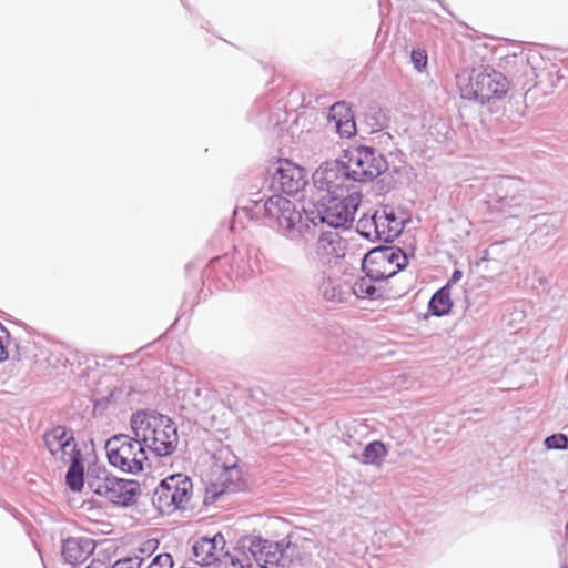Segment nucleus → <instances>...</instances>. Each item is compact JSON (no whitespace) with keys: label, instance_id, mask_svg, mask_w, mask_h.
I'll list each match as a JSON object with an SVG mask.
<instances>
[{"label":"nucleus","instance_id":"a19ab883","mask_svg":"<svg viewBox=\"0 0 568 568\" xmlns=\"http://www.w3.org/2000/svg\"><path fill=\"white\" fill-rule=\"evenodd\" d=\"M486 258H487V251L485 252L483 260H486Z\"/></svg>","mask_w":568,"mask_h":568},{"label":"nucleus","instance_id":"72a5a7b5","mask_svg":"<svg viewBox=\"0 0 568 568\" xmlns=\"http://www.w3.org/2000/svg\"><path fill=\"white\" fill-rule=\"evenodd\" d=\"M463 277V271L459 270V268H455L449 277V280L447 281V283L445 285H449V291L452 290V286L454 284H456L457 282H459Z\"/></svg>","mask_w":568,"mask_h":568},{"label":"nucleus","instance_id":"20e7f679","mask_svg":"<svg viewBox=\"0 0 568 568\" xmlns=\"http://www.w3.org/2000/svg\"><path fill=\"white\" fill-rule=\"evenodd\" d=\"M130 428L155 457H169L176 450L178 426L168 415L155 409H138L131 414Z\"/></svg>","mask_w":568,"mask_h":568},{"label":"nucleus","instance_id":"cd10ccee","mask_svg":"<svg viewBox=\"0 0 568 568\" xmlns=\"http://www.w3.org/2000/svg\"><path fill=\"white\" fill-rule=\"evenodd\" d=\"M544 445L547 449H568V436L562 433H556L547 436L544 440Z\"/></svg>","mask_w":568,"mask_h":568},{"label":"nucleus","instance_id":"ea45409f","mask_svg":"<svg viewBox=\"0 0 568 568\" xmlns=\"http://www.w3.org/2000/svg\"><path fill=\"white\" fill-rule=\"evenodd\" d=\"M192 267H193V263L187 264L185 266L186 272L189 273Z\"/></svg>","mask_w":568,"mask_h":568},{"label":"nucleus","instance_id":"6e6552de","mask_svg":"<svg viewBox=\"0 0 568 568\" xmlns=\"http://www.w3.org/2000/svg\"><path fill=\"white\" fill-rule=\"evenodd\" d=\"M104 448L112 467L131 475L144 470L146 449L135 435L115 434L106 440Z\"/></svg>","mask_w":568,"mask_h":568},{"label":"nucleus","instance_id":"f704fd0d","mask_svg":"<svg viewBox=\"0 0 568 568\" xmlns=\"http://www.w3.org/2000/svg\"><path fill=\"white\" fill-rule=\"evenodd\" d=\"M85 568H109L103 560L93 559Z\"/></svg>","mask_w":568,"mask_h":568},{"label":"nucleus","instance_id":"aec40b11","mask_svg":"<svg viewBox=\"0 0 568 568\" xmlns=\"http://www.w3.org/2000/svg\"><path fill=\"white\" fill-rule=\"evenodd\" d=\"M64 463H69V468L65 474V485L73 493H80L87 481V474L84 471L83 456L80 448L73 445L70 457L68 460L62 459Z\"/></svg>","mask_w":568,"mask_h":568},{"label":"nucleus","instance_id":"f03ea898","mask_svg":"<svg viewBox=\"0 0 568 568\" xmlns=\"http://www.w3.org/2000/svg\"><path fill=\"white\" fill-rule=\"evenodd\" d=\"M493 210L505 217H516L534 222L530 236L541 246L546 245L548 236L555 234L552 216L541 212L547 207L545 197L535 190V186L517 176H501L495 189V204Z\"/></svg>","mask_w":568,"mask_h":568},{"label":"nucleus","instance_id":"a211bd4d","mask_svg":"<svg viewBox=\"0 0 568 568\" xmlns=\"http://www.w3.org/2000/svg\"><path fill=\"white\" fill-rule=\"evenodd\" d=\"M316 254L324 263H332L345 256V243L337 232L321 229Z\"/></svg>","mask_w":568,"mask_h":568},{"label":"nucleus","instance_id":"c756f323","mask_svg":"<svg viewBox=\"0 0 568 568\" xmlns=\"http://www.w3.org/2000/svg\"><path fill=\"white\" fill-rule=\"evenodd\" d=\"M173 558L169 552L156 555L146 568H173Z\"/></svg>","mask_w":568,"mask_h":568},{"label":"nucleus","instance_id":"423d86ee","mask_svg":"<svg viewBox=\"0 0 568 568\" xmlns=\"http://www.w3.org/2000/svg\"><path fill=\"white\" fill-rule=\"evenodd\" d=\"M87 485L95 495L104 497L120 507H129L135 504L141 491L138 480L113 476L105 467L97 464L88 467Z\"/></svg>","mask_w":568,"mask_h":568},{"label":"nucleus","instance_id":"7ed1b4c3","mask_svg":"<svg viewBox=\"0 0 568 568\" xmlns=\"http://www.w3.org/2000/svg\"><path fill=\"white\" fill-rule=\"evenodd\" d=\"M246 214L253 219L260 215L272 219L277 224L280 234L291 241H308V236H314L311 230V223L305 219L303 207L280 194L271 196L260 195V192L251 193L247 204L243 206Z\"/></svg>","mask_w":568,"mask_h":568},{"label":"nucleus","instance_id":"2f4dec72","mask_svg":"<svg viewBox=\"0 0 568 568\" xmlns=\"http://www.w3.org/2000/svg\"><path fill=\"white\" fill-rule=\"evenodd\" d=\"M10 337L8 329L0 323V362H3L8 358V345L4 344V341Z\"/></svg>","mask_w":568,"mask_h":568},{"label":"nucleus","instance_id":"393cba45","mask_svg":"<svg viewBox=\"0 0 568 568\" xmlns=\"http://www.w3.org/2000/svg\"><path fill=\"white\" fill-rule=\"evenodd\" d=\"M348 288V286L345 288L338 280L323 276L318 292L328 302L343 303L347 300Z\"/></svg>","mask_w":568,"mask_h":568},{"label":"nucleus","instance_id":"bb28decb","mask_svg":"<svg viewBox=\"0 0 568 568\" xmlns=\"http://www.w3.org/2000/svg\"><path fill=\"white\" fill-rule=\"evenodd\" d=\"M376 213L364 214L356 224V231L358 234L372 242L382 241L381 230L378 229V222L376 220Z\"/></svg>","mask_w":568,"mask_h":568},{"label":"nucleus","instance_id":"6ab92c4d","mask_svg":"<svg viewBox=\"0 0 568 568\" xmlns=\"http://www.w3.org/2000/svg\"><path fill=\"white\" fill-rule=\"evenodd\" d=\"M43 442L52 456H55L61 452V459H64V456L67 455L70 457V452L73 445H77L74 443L73 432L62 425H57L51 429L45 430L43 434Z\"/></svg>","mask_w":568,"mask_h":568},{"label":"nucleus","instance_id":"b1692460","mask_svg":"<svg viewBox=\"0 0 568 568\" xmlns=\"http://www.w3.org/2000/svg\"><path fill=\"white\" fill-rule=\"evenodd\" d=\"M453 306L449 285H443L429 298L428 313L436 317H443L450 313Z\"/></svg>","mask_w":568,"mask_h":568},{"label":"nucleus","instance_id":"412c9836","mask_svg":"<svg viewBox=\"0 0 568 568\" xmlns=\"http://www.w3.org/2000/svg\"><path fill=\"white\" fill-rule=\"evenodd\" d=\"M376 220L381 230L382 242L392 243L403 231V221H400L393 209L388 206L376 210Z\"/></svg>","mask_w":568,"mask_h":568},{"label":"nucleus","instance_id":"a878e982","mask_svg":"<svg viewBox=\"0 0 568 568\" xmlns=\"http://www.w3.org/2000/svg\"><path fill=\"white\" fill-rule=\"evenodd\" d=\"M364 122L372 133L381 132L388 126L389 118L386 110L377 104H372L365 111Z\"/></svg>","mask_w":568,"mask_h":568},{"label":"nucleus","instance_id":"58836bf2","mask_svg":"<svg viewBox=\"0 0 568 568\" xmlns=\"http://www.w3.org/2000/svg\"><path fill=\"white\" fill-rule=\"evenodd\" d=\"M230 562H231L233 566H237V565H240V568H243V566H242L241 561H240L237 558H235V557H230Z\"/></svg>","mask_w":568,"mask_h":568},{"label":"nucleus","instance_id":"7c9ffc66","mask_svg":"<svg viewBox=\"0 0 568 568\" xmlns=\"http://www.w3.org/2000/svg\"><path fill=\"white\" fill-rule=\"evenodd\" d=\"M143 558L139 556L124 557L118 559L111 568H140Z\"/></svg>","mask_w":568,"mask_h":568},{"label":"nucleus","instance_id":"2eb2a0df","mask_svg":"<svg viewBox=\"0 0 568 568\" xmlns=\"http://www.w3.org/2000/svg\"><path fill=\"white\" fill-rule=\"evenodd\" d=\"M363 276L358 277L349 290L353 291L354 295L358 298L378 300L384 296L385 290L383 284L386 282L382 276L384 271L373 270L372 267H365L361 262Z\"/></svg>","mask_w":568,"mask_h":568},{"label":"nucleus","instance_id":"c85d7f7f","mask_svg":"<svg viewBox=\"0 0 568 568\" xmlns=\"http://www.w3.org/2000/svg\"><path fill=\"white\" fill-rule=\"evenodd\" d=\"M410 62L413 63L415 70L418 72H424L428 65L427 52L422 49H413L410 52Z\"/></svg>","mask_w":568,"mask_h":568},{"label":"nucleus","instance_id":"5701e85b","mask_svg":"<svg viewBox=\"0 0 568 568\" xmlns=\"http://www.w3.org/2000/svg\"><path fill=\"white\" fill-rule=\"evenodd\" d=\"M387 454V446L382 440L376 439L366 444L363 452L359 455L353 453L351 457L363 465L381 467Z\"/></svg>","mask_w":568,"mask_h":568},{"label":"nucleus","instance_id":"0eeeda50","mask_svg":"<svg viewBox=\"0 0 568 568\" xmlns=\"http://www.w3.org/2000/svg\"><path fill=\"white\" fill-rule=\"evenodd\" d=\"M509 88L507 77L495 69L473 70L468 82L459 84L463 99L487 105L490 112H495L493 106L506 99Z\"/></svg>","mask_w":568,"mask_h":568},{"label":"nucleus","instance_id":"79ce46f5","mask_svg":"<svg viewBox=\"0 0 568 568\" xmlns=\"http://www.w3.org/2000/svg\"><path fill=\"white\" fill-rule=\"evenodd\" d=\"M180 1H181V3H182L184 7H186V4H185L184 0H180Z\"/></svg>","mask_w":568,"mask_h":568},{"label":"nucleus","instance_id":"9b49d317","mask_svg":"<svg viewBox=\"0 0 568 568\" xmlns=\"http://www.w3.org/2000/svg\"><path fill=\"white\" fill-rule=\"evenodd\" d=\"M306 171L304 168L287 159H277L267 169L265 184L277 193L295 195L306 185Z\"/></svg>","mask_w":568,"mask_h":568},{"label":"nucleus","instance_id":"4be33fe9","mask_svg":"<svg viewBox=\"0 0 568 568\" xmlns=\"http://www.w3.org/2000/svg\"><path fill=\"white\" fill-rule=\"evenodd\" d=\"M506 64H514L517 68L514 77L523 90L528 92L535 87V68L529 63V59L524 52L507 57Z\"/></svg>","mask_w":568,"mask_h":568},{"label":"nucleus","instance_id":"1a4fd4ad","mask_svg":"<svg viewBox=\"0 0 568 568\" xmlns=\"http://www.w3.org/2000/svg\"><path fill=\"white\" fill-rule=\"evenodd\" d=\"M192 488V480L186 475H170L159 483L152 496V504L161 514L184 509L191 499Z\"/></svg>","mask_w":568,"mask_h":568},{"label":"nucleus","instance_id":"4468645a","mask_svg":"<svg viewBox=\"0 0 568 568\" xmlns=\"http://www.w3.org/2000/svg\"><path fill=\"white\" fill-rule=\"evenodd\" d=\"M224 547V536L217 532L213 537L203 536L197 539L192 546V554L197 565L210 566L220 561L222 556H227Z\"/></svg>","mask_w":568,"mask_h":568},{"label":"nucleus","instance_id":"37998d69","mask_svg":"<svg viewBox=\"0 0 568 568\" xmlns=\"http://www.w3.org/2000/svg\"><path fill=\"white\" fill-rule=\"evenodd\" d=\"M561 568H568L567 565H562Z\"/></svg>","mask_w":568,"mask_h":568},{"label":"nucleus","instance_id":"e433bc0d","mask_svg":"<svg viewBox=\"0 0 568 568\" xmlns=\"http://www.w3.org/2000/svg\"><path fill=\"white\" fill-rule=\"evenodd\" d=\"M154 548L155 546L153 545V540H149L144 544L142 548H140V551L146 554L149 551H152Z\"/></svg>","mask_w":568,"mask_h":568},{"label":"nucleus","instance_id":"c9c22d12","mask_svg":"<svg viewBox=\"0 0 568 568\" xmlns=\"http://www.w3.org/2000/svg\"><path fill=\"white\" fill-rule=\"evenodd\" d=\"M378 139H379V143L388 144V142L393 140V136L388 132H382L378 135Z\"/></svg>","mask_w":568,"mask_h":568},{"label":"nucleus","instance_id":"dca6fc26","mask_svg":"<svg viewBox=\"0 0 568 568\" xmlns=\"http://www.w3.org/2000/svg\"><path fill=\"white\" fill-rule=\"evenodd\" d=\"M95 550V541L89 537H69L62 541L61 556L71 566L84 562Z\"/></svg>","mask_w":568,"mask_h":568},{"label":"nucleus","instance_id":"9d476101","mask_svg":"<svg viewBox=\"0 0 568 568\" xmlns=\"http://www.w3.org/2000/svg\"><path fill=\"white\" fill-rule=\"evenodd\" d=\"M246 541L248 551L261 568L288 567L297 548L290 537L271 541L261 536H251Z\"/></svg>","mask_w":568,"mask_h":568},{"label":"nucleus","instance_id":"ddd939ff","mask_svg":"<svg viewBox=\"0 0 568 568\" xmlns=\"http://www.w3.org/2000/svg\"><path fill=\"white\" fill-rule=\"evenodd\" d=\"M246 487L247 483L243 478V473L237 464L224 465L217 480L206 487L204 503L213 504L225 493L243 491Z\"/></svg>","mask_w":568,"mask_h":568},{"label":"nucleus","instance_id":"f3484780","mask_svg":"<svg viewBox=\"0 0 568 568\" xmlns=\"http://www.w3.org/2000/svg\"><path fill=\"white\" fill-rule=\"evenodd\" d=\"M327 120L329 124H333L341 138L349 139L355 135V116L351 106L345 101L336 102L329 108Z\"/></svg>","mask_w":568,"mask_h":568},{"label":"nucleus","instance_id":"39448f33","mask_svg":"<svg viewBox=\"0 0 568 568\" xmlns=\"http://www.w3.org/2000/svg\"><path fill=\"white\" fill-rule=\"evenodd\" d=\"M258 272L257 248H235L232 253L212 258L203 270L202 278L204 283L214 280L223 282L225 278L232 286L227 283H223V286L231 290L240 288L246 280L253 278Z\"/></svg>","mask_w":568,"mask_h":568},{"label":"nucleus","instance_id":"4c0bfd02","mask_svg":"<svg viewBox=\"0 0 568 568\" xmlns=\"http://www.w3.org/2000/svg\"><path fill=\"white\" fill-rule=\"evenodd\" d=\"M255 108H258V110L261 111V115H263L264 113L267 112V106L265 105V102L263 99L256 101Z\"/></svg>","mask_w":568,"mask_h":568},{"label":"nucleus","instance_id":"f8f14e48","mask_svg":"<svg viewBox=\"0 0 568 568\" xmlns=\"http://www.w3.org/2000/svg\"><path fill=\"white\" fill-rule=\"evenodd\" d=\"M361 262L365 267L384 271L383 278L395 276L398 272L405 270L409 258L405 251L396 245H378L366 252Z\"/></svg>","mask_w":568,"mask_h":568},{"label":"nucleus","instance_id":"473e14b6","mask_svg":"<svg viewBox=\"0 0 568 568\" xmlns=\"http://www.w3.org/2000/svg\"><path fill=\"white\" fill-rule=\"evenodd\" d=\"M49 364L53 365L54 367L62 366L63 368H67L69 364V359L63 354H54L52 353L50 357L48 358Z\"/></svg>","mask_w":568,"mask_h":568},{"label":"nucleus","instance_id":"f257e3e1","mask_svg":"<svg viewBox=\"0 0 568 568\" xmlns=\"http://www.w3.org/2000/svg\"><path fill=\"white\" fill-rule=\"evenodd\" d=\"M387 169L386 158L364 144L351 146L338 159L322 163L312 176L315 191L303 205L311 230L348 229L361 204L359 185L372 182Z\"/></svg>","mask_w":568,"mask_h":568}]
</instances>
